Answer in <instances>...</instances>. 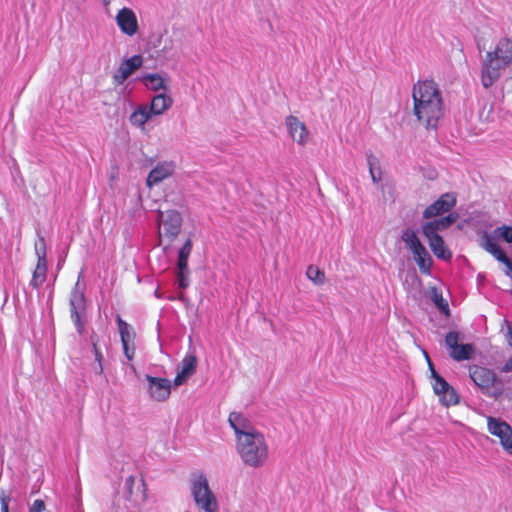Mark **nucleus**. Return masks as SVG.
I'll return each mask as SVG.
<instances>
[{"mask_svg":"<svg viewBox=\"0 0 512 512\" xmlns=\"http://www.w3.org/2000/svg\"><path fill=\"white\" fill-rule=\"evenodd\" d=\"M142 56L134 55L130 57V75L142 65Z\"/></svg>","mask_w":512,"mask_h":512,"instance_id":"obj_37","label":"nucleus"},{"mask_svg":"<svg viewBox=\"0 0 512 512\" xmlns=\"http://www.w3.org/2000/svg\"><path fill=\"white\" fill-rule=\"evenodd\" d=\"M190 490L196 507L202 512H218L219 505L216 495L209 486L207 476L195 472L190 478Z\"/></svg>","mask_w":512,"mask_h":512,"instance_id":"obj_3","label":"nucleus"},{"mask_svg":"<svg viewBox=\"0 0 512 512\" xmlns=\"http://www.w3.org/2000/svg\"><path fill=\"white\" fill-rule=\"evenodd\" d=\"M502 372H510L512 371V357L504 364L501 369Z\"/></svg>","mask_w":512,"mask_h":512,"instance_id":"obj_43","label":"nucleus"},{"mask_svg":"<svg viewBox=\"0 0 512 512\" xmlns=\"http://www.w3.org/2000/svg\"><path fill=\"white\" fill-rule=\"evenodd\" d=\"M71 318L77 331L83 332V324L81 323V315L85 311L86 301L83 291L80 289L79 280L75 284L70 295Z\"/></svg>","mask_w":512,"mask_h":512,"instance_id":"obj_9","label":"nucleus"},{"mask_svg":"<svg viewBox=\"0 0 512 512\" xmlns=\"http://www.w3.org/2000/svg\"><path fill=\"white\" fill-rule=\"evenodd\" d=\"M129 481H130V486H131L134 482V479L130 476Z\"/></svg>","mask_w":512,"mask_h":512,"instance_id":"obj_44","label":"nucleus"},{"mask_svg":"<svg viewBox=\"0 0 512 512\" xmlns=\"http://www.w3.org/2000/svg\"><path fill=\"white\" fill-rule=\"evenodd\" d=\"M511 277H512V275H511Z\"/></svg>","mask_w":512,"mask_h":512,"instance_id":"obj_46","label":"nucleus"},{"mask_svg":"<svg viewBox=\"0 0 512 512\" xmlns=\"http://www.w3.org/2000/svg\"><path fill=\"white\" fill-rule=\"evenodd\" d=\"M228 422L234 430L236 441L240 439V436L259 432L247 417L238 412H231Z\"/></svg>","mask_w":512,"mask_h":512,"instance_id":"obj_15","label":"nucleus"},{"mask_svg":"<svg viewBox=\"0 0 512 512\" xmlns=\"http://www.w3.org/2000/svg\"><path fill=\"white\" fill-rule=\"evenodd\" d=\"M483 248L493 255L497 260H507L506 253L500 248L494 237L485 234L483 237Z\"/></svg>","mask_w":512,"mask_h":512,"instance_id":"obj_24","label":"nucleus"},{"mask_svg":"<svg viewBox=\"0 0 512 512\" xmlns=\"http://www.w3.org/2000/svg\"><path fill=\"white\" fill-rule=\"evenodd\" d=\"M488 432L497 437L504 451L512 456V427L500 418L487 417Z\"/></svg>","mask_w":512,"mask_h":512,"instance_id":"obj_7","label":"nucleus"},{"mask_svg":"<svg viewBox=\"0 0 512 512\" xmlns=\"http://www.w3.org/2000/svg\"><path fill=\"white\" fill-rule=\"evenodd\" d=\"M47 263L37 262L30 285L38 288L46 279Z\"/></svg>","mask_w":512,"mask_h":512,"instance_id":"obj_27","label":"nucleus"},{"mask_svg":"<svg viewBox=\"0 0 512 512\" xmlns=\"http://www.w3.org/2000/svg\"><path fill=\"white\" fill-rule=\"evenodd\" d=\"M285 125L293 141L301 146L308 143L310 133L304 122L300 121L296 116L289 115L285 119Z\"/></svg>","mask_w":512,"mask_h":512,"instance_id":"obj_14","label":"nucleus"},{"mask_svg":"<svg viewBox=\"0 0 512 512\" xmlns=\"http://www.w3.org/2000/svg\"><path fill=\"white\" fill-rule=\"evenodd\" d=\"M118 319V325H119V332L121 336V341L123 345V351L125 356L128 358V324L124 322L119 316Z\"/></svg>","mask_w":512,"mask_h":512,"instance_id":"obj_31","label":"nucleus"},{"mask_svg":"<svg viewBox=\"0 0 512 512\" xmlns=\"http://www.w3.org/2000/svg\"><path fill=\"white\" fill-rule=\"evenodd\" d=\"M412 253L421 273L429 274L433 261L426 248L423 246L421 250Z\"/></svg>","mask_w":512,"mask_h":512,"instance_id":"obj_25","label":"nucleus"},{"mask_svg":"<svg viewBox=\"0 0 512 512\" xmlns=\"http://www.w3.org/2000/svg\"><path fill=\"white\" fill-rule=\"evenodd\" d=\"M116 21L121 31L128 34V8L124 7L118 12Z\"/></svg>","mask_w":512,"mask_h":512,"instance_id":"obj_32","label":"nucleus"},{"mask_svg":"<svg viewBox=\"0 0 512 512\" xmlns=\"http://www.w3.org/2000/svg\"><path fill=\"white\" fill-rule=\"evenodd\" d=\"M158 222L160 224L159 236L163 235L171 242L180 233L182 227V216L176 210H169L166 213L158 211Z\"/></svg>","mask_w":512,"mask_h":512,"instance_id":"obj_5","label":"nucleus"},{"mask_svg":"<svg viewBox=\"0 0 512 512\" xmlns=\"http://www.w3.org/2000/svg\"><path fill=\"white\" fill-rule=\"evenodd\" d=\"M154 117L150 114V110L148 109V105H139L131 114H130V122L133 125L140 127L142 130H145V124Z\"/></svg>","mask_w":512,"mask_h":512,"instance_id":"obj_22","label":"nucleus"},{"mask_svg":"<svg viewBox=\"0 0 512 512\" xmlns=\"http://www.w3.org/2000/svg\"><path fill=\"white\" fill-rule=\"evenodd\" d=\"M9 496L4 492L0 494L1 512H9Z\"/></svg>","mask_w":512,"mask_h":512,"instance_id":"obj_39","label":"nucleus"},{"mask_svg":"<svg viewBox=\"0 0 512 512\" xmlns=\"http://www.w3.org/2000/svg\"><path fill=\"white\" fill-rule=\"evenodd\" d=\"M45 510V503L43 500L37 499L29 508V512H43Z\"/></svg>","mask_w":512,"mask_h":512,"instance_id":"obj_38","label":"nucleus"},{"mask_svg":"<svg viewBox=\"0 0 512 512\" xmlns=\"http://www.w3.org/2000/svg\"><path fill=\"white\" fill-rule=\"evenodd\" d=\"M506 66L498 63L497 61L485 56L481 68V83L484 88H489L494 85L500 78L502 71Z\"/></svg>","mask_w":512,"mask_h":512,"instance_id":"obj_12","label":"nucleus"},{"mask_svg":"<svg viewBox=\"0 0 512 512\" xmlns=\"http://www.w3.org/2000/svg\"><path fill=\"white\" fill-rule=\"evenodd\" d=\"M128 79V58L124 56L121 60L118 70L113 76L114 84L122 85Z\"/></svg>","mask_w":512,"mask_h":512,"instance_id":"obj_29","label":"nucleus"},{"mask_svg":"<svg viewBox=\"0 0 512 512\" xmlns=\"http://www.w3.org/2000/svg\"><path fill=\"white\" fill-rule=\"evenodd\" d=\"M236 451L243 464L254 469L262 468L269 459V446L260 431L240 436L236 441Z\"/></svg>","mask_w":512,"mask_h":512,"instance_id":"obj_2","label":"nucleus"},{"mask_svg":"<svg viewBox=\"0 0 512 512\" xmlns=\"http://www.w3.org/2000/svg\"><path fill=\"white\" fill-rule=\"evenodd\" d=\"M486 56L508 67L512 64V40L509 38L500 39L494 50L487 52Z\"/></svg>","mask_w":512,"mask_h":512,"instance_id":"obj_16","label":"nucleus"},{"mask_svg":"<svg viewBox=\"0 0 512 512\" xmlns=\"http://www.w3.org/2000/svg\"><path fill=\"white\" fill-rule=\"evenodd\" d=\"M456 205V197L452 193L442 194L435 202L426 207L423 217L430 219L449 212Z\"/></svg>","mask_w":512,"mask_h":512,"instance_id":"obj_13","label":"nucleus"},{"mask_svg":"<svg viewBox=\"0 0 512 512\" xmlns=\"http://www.w3.org/2000/svg\"><path fill=\"white\" fill-rule=\"evenodd\" d=\"M148 381V394L157 402L166 401L171 394V381L167 378L146 375Z\"/></svg>","mask_w":512,"mask_h":512,"instance_id":"obj_11","label":"nucleus"},{"mask_svg":"<svg viewBox=\"0 0 512 512\" xmlns=\"http://www.w3.org/2000/svg\"><path fill=\"white\" fill-rule=\"evenodd\" d=\"M433 302L435 306L445 315H449L450 309L446 300L443 299L441 293L434 291Z\"/></svg>","mask_w":512,"mask_h":512,"instance_id":"obj_35","label":"nucleus"},{"mask_svg":"<svg viewBox=\"0 0 512 512\" xmlns=\"http://www.w3.org/2000/svg\"><path fill=\"white\" fill-rule=\"evenodd\" d=\"M91 342L95 353V360L97 361V364L94 366V371L98 374H101L103 371L102 367V353L100 351V348L98 347V343L96 340V337L93 335L91 336Z\"/></svg>","mask_w":512,"mask_h":512,"instance_id":"obj_33","label":"nucleus"},{"mask_svg":"<svg viewBox=\"0 0 512 512\" xmlns=\"http://www.w3.org/2000/svg\"><path fill=\"white\" fill-rule=\"evenodd\" d=\"M35 253L37 262L46 263V243L43 237H40L35 243Z\"/></svg>","mask_w":512,"mask_h":512,"instance_id":"obj_34","label":"nucleus"},{"mask_svg":"<svg viewBox=\"0 0 512 512\" xmlns=\"http://www.w3.org/2000/svg\"><path fill=\"white\" fill-rule=\"evenodd\" d=\"M506 328L505 338L509 346L512 347V322H506Z\"/></svg>","mask_w":512,"mask_h":512,"instance_id":"obj_41","label":"nucleus"},{"mask_svg":"<svg viewBox=\"0 0 512 512\" xmlns=\"http://www.w3.org/2000/svg\"><path fill=\"white\" fill-rule=\"evenodd\" d=\"M175 170V165L172 161H165L157 164L149 173L147 177V185L152 186L160 183L164 179L170 177Z\"/></svg>","mask_w":512,"mask_h":512,"instance_id":"obj_18","label":"nucleus"},{"mask_svg":"<svg viewBox=\"0 0 512 512\" xmlns=\"http://www.w3.org/2000/svg\"><path fill=\"white\" fill-rule=\"evenodd\" d=\"M413 113L426 129L435 130L444 116L442 93L433 80L418 81L412 88Z\"/></svg>","mask_w":512,"mask_h":512,"instance_id":"obj_1","label":"nucleus"},{"mask_svg":"<svg viewBox=\"0 0 512 512\" xmlns=\"http://www.w3.org/2000/svg\"><path fill=\"white\" fill-rule=\"evenodd\" d=\"M173 102L169 94L159 93L152 98L148 109L153 116H160L172 107Z\"/></svg>","mask_w":512,"mask_h":512,"instance_id":"obj_21","label":"nucleus"},{"mask_svg":"<svg viewBox=\"0 0 512 512\" xmlns=\"http://www.w3.org/2000/svg\"><path fill=\"white\" fill-rule=\"evenodd\" d=\"M138 29L137 17L135 13L130 10V36L135 34Z\"/></svg>","mask_w":512,"mask_h":512,"instance_id":"obj_40","label":"nucleus"},{"mask_svg":"<svg viewBox=\"0 0 512 512\" xmlns=\"http://www.w3.org/2000/svg\"><path fill=\"white\" fill-rule=\"evenodd\" d=\"M143 84L152 91L168 89L167 80L157 73L147 74L142 77Z\"/></svg>","mask_w":512,"mask_h":512,"instance_id":"obj_23","label":"nucleus"},{"mask_svg":"<svg viewBox=\"0 0 512 512\" xmlns=\"http://www.w3.org/2000/svg\"><path fill=\"white\" fill-rule=\"evenodd\" d=\"M461 338V333L457 331H450L445 336V345L449 350V356L458 362L469 360L474 354L472 344H459Z\"/></svg>","mask_w":512,"mask_h":512,"instance_id":"obj_8","label":"nucleus"},{"mask_svg":"<svg viewBox=\"0 0 512 512\" xmlns=\"http://www.w3.org/2000/svg\"><path fill=\"white\" fill-rule=\"evenodd\" d=\"M306 275L316 285H322L325 282L324 272L313 265L307 268Z\"/></svg>","mask_w":512,"mask_h":512,"instance_id":"obj_30","label":"nucleus"},{"mask_svg":"<svg viewBox=\"0 0 512 512\" xmlns=\"http://www.w3.org/2000/svg\"><path fill=\"white\" fill-rule=\"evenodd\" d=\"M458 216L455 213H450L444 217L439 219H435L429 222H426L422 225V233L423 234H438V231H443L450 227L454 222H456Z\"/></svg>","mask_w":512,"mask_h":512,"instance_id":"obj_19","label":"nucleus"},{"mask_svg":"<svg viewBox=\"0 0 512 512\" xmlns=\"http://www.w3.org/2000/svg\"><path fill=\"white\" fill-rule=\"evenodd\" d=\"M197 363V357L193 354L183 358L173 381L175 387L184 384L196 372Z\"/></svg>","mask_w":512,"mask_h":512,"instance_id":"obj_17","label":"nucleus"},{"mask_svg":"<svg viewBox=\"0 0 512 512\" xmlns=\"http://www.w3.org/2000/svg\"><path fill=\"white\" fill-rule=\"evenodd\" d=\"M469 376L484 394L493 398H498L502 395L504 385L491 369L472 365L469 367Z\"/></svg>","mask_w":512,"mask_h":512,"instance_id":"obj_4","label":"nucleus"},{"mask_svg":"<svg viewBox=\"0 0 512 512\" xmlns=\"http://www.w3.org/2000/svg\"><path fill=\"white\" fill-rule=\"evenodd\" d=\"M499 261L506 266V268H507V270L505 271L506 275L511 277V275H512V260L507 257V260H499Z\"/></svg>","mask_w":512,"mask_h":512,"instance_id":"obj_42","label":"nucleus"},{"mask_svg":"<svg viewBox=\"0 0 512 512\" xmlns=\"http://www.w3.org/2000/svg\"><path fill=\"white\" fill-rule=\"evenodd\" d=\"M428 363L434 379L433 390L439 397L440 402L446 407L458 404L459 395L456 390L434 370L432 363L429 360Z\"/></svg>","mask_w":512,"mask_h":512,"instance_id":"obj_6","label":"nucleus"},{"mask_svg":"<svg viewBox=\"0 0 512 512\" xmlns=\"http://www.w3.org/2000/svg\"><path fill=\"white\" fill-rule=\"evenodd\" d=\"M401 239L412 252L417 249L419 251L423 247V244L420 242L416 232L412 229H406L402 233Z\"/></svg>","mask_w":512,"mask_h":512,"instance_id":"obj_26","label":"nucleus"},{"mask_svg":"<svg viewBox=\"0 0 512 512\" xmlns=\"http://www.w3.org/2000/svg\"><path fill=\"white\" fill-rule=\"evenodd\" d=\"M500 232V236L507 243H512V226H502L497 229Z\"/></svg>","mask_w":512,"mask_h":512,"instance_id":"obj_36","label":"nucleus"},{"mask_svg":"<svg viewBox=\"0 0 512 512\" xmlns=\"http://www.w3.org/2000/svg\"><path fill=\"white\" fill-rule=\"evenodd\" d=\"M192 241L187 239L179 250L177 260V279L179 287L185 289L189 286L188 259L192 251Z\"/></svg>","mask_w":512,"mask_h":512,"instance_id":"obj_10","label":"nucleus"},{"mask_svg":"<svg viewBox=\"0 0 512 512\" xmlns=\"http://www.w3.org/2000/svg\"><path fill=\"white\" fill-rule=\"evenodd\" d=\"M108 4H109V1L108 0H104V5L108 6Z\"/></svg>","mask_w":512,"mask_h":512,"instance_id":"obj_45","label":"nucleus"},{"mask_svg":"<svg viewBox=\"0 0 512 512\" xmlns=\"http://www.w3.org/2000/svg\"><path fill=\"white\" fill-rule=\"evenodd\" d=\"M428 244L437 258L443 260H450L452 258V252L446 247L443 238L439 234H423Z\"/></svg>","mask_w":512,"mask_h":512,"instance_id":"obj_20","label":"nucleus"},{"mask_svg":"<svg viewBox=\"0 0 512 512\" xmlns=\"http://www.w3.org/2000/svg\"><path fill=\"white\" fill-rule=\"evenodd\" d=\"M367 160L372 181L374 183L380 182L382 180V171L378 158L370 154Z\"/></svg>","mask_w":512,"mask_h":512,"instance_id":"obj_28","label":"nucleus"}]
</instances>
